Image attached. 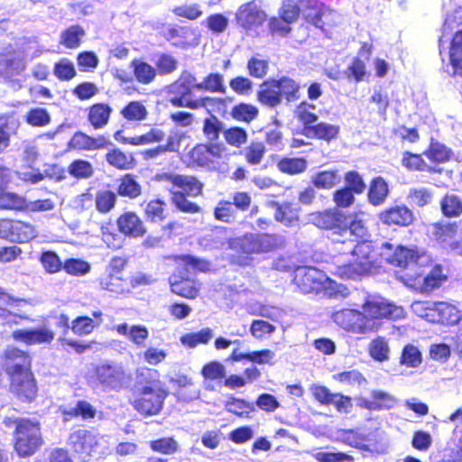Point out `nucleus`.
<instances>
[{"label":"nucleus","instance_id":"nucleus-1","mask_svg":"<svg viewBox=\"0 0 462 462\" xmlns=\"http://www.w3.org/2000/svg\"><path fill=\"white\" fill-rule=\"evenodd\" d=\"M137 381L131 389L129 403L144 417L157 415L162 410L167 390L158 378V372L150 368L136 371Z\"/></svg>","mask_w":462,"mask_h":462},{"label":"nucleus","instance_id":"nucleus-2","mask_svg":"<svg viewBox=\"0 0 462 462\" xmlns=\"http://www.w3.org/2000/svg\"><path fill=\"white\" fill-rule=\"evenodd\" d=\"M5 367L11 378V390L21 398L29 399V359L26 352L8 347Z\"/></svg>","mask_w":462,"mask_h":462},{"label":"nucleus","instance_id":"nucleus-3","mask_svg":"<svg viewBox=\"0 0 462 462\" xmlns=\"http://www.w3.org/2000/svg\"><path fill=\"white\" fill-rule=\"evenodd\" d=\"M176 189L170 190L171 204L180 212L198 214L200 206L188 199L189 197L198 198L203 195L204 183L195 175L180 174Z\"/></svg>","mask_w":462,"mask_h":462},{"label":"nucleus","instance_id":"nucleus-4","mask_svg":"<svg viewBox=\"0 0 462 462\" xmlns=\"http://www.w3.org/2000/svg\"><path fill=\"white\" fill-rule=\"evenodd\" d=\"M396 279L411 291L429 295L448 281V275L440 264H435L426 275L420 272H400Z\"/></svg>","mask_w":462,"mask_h":462},{"label":"nucleus","instance_id":"nucleus-5","mask_svg":"<svg viewBox=\"0 0 462 462\" xmlns=\"http://www.w3.org/2000/svg\"><path fill=\"white\" fill-rule=\"evenodd\" d=\"M226 150L225 145L219 143H197L188 152V165L211 171H225L227 164L219 161L225 157Z\"/></svg>","mask_w":462,"mask_h":462},{"label":"nucleus","instance_id":"nucleus-6","mask_svg":"<svg viewBox=\"0 0 462 462\" xmlns=\"http://www.w3.org/2000/svg\"><path fill=\"white\" fill-rule=\"evenodd\" d=\"M423 256H425V252L415 245L406 246L385 242L381 246V257L384 262L402 271L417 264Z\"/></svg>","mask_w":462,"mask_h":462},{"label":"nucleus","instance_id":"nucleus-7","mask_svg":"<svg viewBox=\"0 0 462 462\" xmlns=\"http://www.w3.org/2000/svg\"><path fill=\"white\" fill-rule=\"evenodd\" d=\"M196 78L192 75H188L185 79L176 80L171 87V97L170 103L175 107H187L189 109H199L207 107L208 105L212 104L214 98L210 97H204L198 99H192V88Z\"/></svg>","mask_w":462,"mask_h":462},{"label":"nucleus","instance_id":"nucleus-8","mask_svg":"<svg viewBox=\"0 0 462 462\" xmlns=\"http://www.w3.org/2000/svg\"><path fill=\"white\" fill-rule=\"evenodd\" d=\"M331 319L339 328L352 334L365 335L375 332L379 328V324L369 322L362 311L355 309H342L335 311Z\"/></svg>","mask_w":462,"mask_h":462},{"label":"nucleus","instance_id":"nucleus-9","mask_svg":"<svg viewBox=\"0 0 462 462\" xmlns=\"http://www.w3.org/2000/svg\"><path fill=\"white\" fill-rule=\"evenodd\" d=\"M283 238L271 233H245L238 238V247L245 254L269 253L283 245Z\"/></svg>","mask_w":462,"mask_h":462},{"label":"nucleus","instance_id":"nucleus-10","mask_svg":"<svg viewBox=\"0 0 462 462\" xmlns=\"http://www.w3.org/2000/svg\"><path fill=\"white\" fill-rule=\"evenodd\" d=\"M334 250L338 254L333 256L334 271L332 273L343 280H356L362 276H366L368 273L363 268V265L350 254V258L346 261L341 260V246L346 244V240L336 239L332 242Z\"/></svg>","mask_w":462,"mask_h":462},{"label":"nucleus","instance_id":"nucleus-11","mask_svg":"<svg viewBox=\"0 0 462 462\" xmlns=\"http://www.w3.org/2000/svg\"><path fill=\"white\" fill-rule=\"evenodd\" d=\"M325 275L311 266H297L292 282L304 294L318 293L323 289Z\"/></svg>","mask_w":462,"mask_h":462},{"label":"nucleus","instance_id":"nucleus-12","mask_svg":"<svg viewBox=\"0 0 462 462\" xmlns=\"http://www.w3.org/2000/svg\"><path fill=\"white\" fill-rule=\"evenodd\" d=\"M424 318L432 323L454 326L461 320V312L450 302L436 301L425 308Z\"/></svg>","mask_w":462,"mask_h":462},{"label":"nucleus","instance_id":"nucleus-13","mask_svg":"<svg viewBox=\"0 0 462 462\" xmlns=\"http://www.w3.org/2000/svg\"><path fill=\"white\" fill-rule=\"evenodd\" d=\"M364 316L369 322L380 319H398L402 316L403 310L383 300H366L362 304Z\"/></svg>","mask_w":462,"mask_h":462},{"label":"nucleus","instance_id":"nucleus-14","mask_svg":"<svg viewBox=\"0 0 462 462\" xmlns=\"http://www.w3.org/2000/svg\"><path fill=\"white\" fill-rule=\"evenodd\" d=\"M346 216V220H342V226H340L338 235L340 236H344L348 233L349 237L345 240L351 244L356 243V245H357L360 243H372L370 240L371 233L367 221L356 212Z\"/></svg>","mask_w":462,"mask_h":462},{"label":"nucleus","instance_id":"nucleus-15","mask_svg":"<svg viewBox=\"0 0 462 462\" xmlns=\"http://www.w3.org/2000/svg\"><path fill=\"white\" fill-rule=\"evenodd\" d=\"M169 282L171 291L179 297L194 300L199 295L201 283L182 271L171 274Z\"/></svg>","mask_w":462,"mask_h":462},{"label":"nucleus","instance_id":"nucleus-16","mask_svg":"<svg viewBox=\"0 0 462 462\" xmlns=\"http://www.w3.org/2000/svg\"><path fill=\"white\" fill-rule=\"evenodd\" d=\"M382 224L387 226L408 227L415 220L412 210L406 205L391 206L378 215Z\"/></svg>","mask_w":462,"mask_h":462},{"label":"nucleus","instance_id":"nucleus-17","mask_svg":"<svg viewBox=\"0 0 462 462\" xmlns=\"http://www.w3.org/2000/svg\"><path fill=\"white\" fill-rule=\"evenodd\" d=\"M94 374L100 384L113 390H120L129 379L122 367L111 365H97Z\"/></svg>","mask_w":462,"mask_h":462},{"label":"nucleus","instance_id":"nucleus-18","mask_svg":"<svg viewBox=\"0 0 462 462\" xmlns=\"http://www.w3.org/2000/svg\"><path fill=\"white\" fill-rule=\"evenodd\" d=\"M0 303L5 306V308H0V316L5 319L6 323L19 324L21 320L27 319L25 314L20 313L23 309L27 307L26 300L14 298L0 287Z\"/></svg>","mask_w":462,"mask_h":462},{"label":"nucleus","instance_id":"nucleus-19","mask_svg":"<svg viewBox=\"0 0 462 462\" xmlns=\"http://www.w3.org/2000/svg\"><path fill=\"white\" fill-rule=\"evenodd\" d=\"M110 144L111 142L103 134L92 136L82 131L75 132L69 142V147L78 152L102 150Z\"/></svg>","mask_w":462,"mask_h":462},{"label":"nucleus","instance_id":"nucleus-20","mask_svg":"<svg viewBox=\"0 0 462 462\" xmlns=\"http://www.w3.org/2000/svg\"><path fill=\"white\" fill-rule=\"evenodd\" d=\"M265 20L266 14L254 2L242 5L236 14V23L245 30H251L262 25Z\"/></svg>","mask_w":462,"mask_h":462},{"label":"nucleus","instance_id":"nucleus-21","mask_svg":"<svg viewBox=\"0 0 462 462\" xmlns=\"http://www.w3.org/2000/svg\"><path fill=\"white\" fill-rule=\"evenodd\" d=\"M118 231L132 238L143 237L147 229L142 218L134 211L122 213L116 218Z\"/></svg>","mask_w":462,"mask_h":462},{"label":"nucleus","instance_id":"nucleus-22","mask_svg":"<svg viewBox=\"0 0 462 462\" xmlns=\"http://www.w3.org/2000/svg\"><path fill=\"white\" fill-rule=\"evenodd\" d=\"M162 36L176 48L188 49L194 45L195 30L189 25H173L162 32Z\"/></svg>","mask_w":462,"mask_h":462},{"label":"nucleus","instance_id":"nucleus-23","mask_svg":"<svg viewBox=\"0 0 462 462\" xmlns=\"http://www.w3.org/2000/svg\"><path fill=\"white\" fill-rule=\"evenodd\" d=\"M430 226L431 236L434 240L452 249L460 230L458 223L457 221L439 220Z\"/></svg>","mask_w":462,"mask_h":462},{"label":"nucleus","instance_id":"nucleus-24","mask_svg":"<svg viewBox=\"0 0 462 462\" xmlns=\"http://www.w3.org/2000/svg\"><path fill=\"white\" fill-rule=\"evenodd\" d=\"M86 120L94 130L104 129L110 122L113 108L108 103L97 102L86 108Z\"/></svg>","mask_w":462,"mask_h":462},{"label":"nucleus","instance_id":"nucleus-25","mask_svg":"<svg viewBox=\"0 0 462 462\" xmlns=\"http://www.w3.org/2000/svg\"><path fill=\"white\" fill-rule=\"evenodd\" d=\"M310 217L312 223L319 228L336 230L337 234H339L342 220L347 218L346 213L332 208L313 212Z\"/></svg>","mask_w":462,"mask_h":462},{"label":"nucleus","instance_id":"nucleus-26","mask_svg":"<svg viewBox=\"0 0 462 462\" xmlns=\"http://www.w3.org/2000/svg\"><path fill=\"white\" fill-rule=\"evenodd\" d=\"M8 427L15 425L14 448L21 457L29 455V420L25 419H5Z\"/></svg>","mask_w":462,"mask_h":462},{"label":"nucleus","instance_id":"nucleus-27","mask_svg":"<svg viewBox=\"0 0 462 462\" xmlns=\"http://www.w3.org/2000/svg\"><path fill=\"white\" fill-rule=\"evenodd\" d=\"M103 316L101 310L93 311V319L87 315L78 316L71 321L70 329L75 336H88L103 323Z\"/></svg>","mask_w":462,"mask_h":462},{"label":"nucleus","instance_id":"nucleus-28","mask_svg":"<svg viewBox=\"0 0 462 462\" xmlns=\"http://www.w3.org/2000/svg\"><path fill=\"white\" fill-rule=\"evenodd\" d=\"M69 444L74 453L89 454L97 445L96 435L88 430L79 429L69 434Z\"/></svg>","mask_w":462,"mask_h":462},{"label":"nucleus","instance_id":"nucleus-29","mask_svg":"<svg viewBox=\"0 0 462 462\" xmlns=\"http://www.w3.org/2000/svg\"><path fill=\"white\" fill-rule=\"evenodd\" d=\"M116 193L119 197L134 200L142 195L143 187L138 181L136 175L133 173H125L116 180Z\"/></svg>","mask_w":462,"mask_h":462},{"label":"nucleus","instance_id":"nucleus-30","mask_svg":"<svg viewBox=\"0 0 462 462\" xmlns=\"http://www.w3.org/2000/svg\"><path fill=\"white\" fill-rule=\"evenodd\" d=\"M332 14L329 10L326 9L322 5L317 1L308 0L304 3L302 7L303 19L316 26L317 28L324 30L326 23L323 18L330 16Z\"/></svg>","mask_w":462,"mask_h":462},{"label":"nucleus","instance_id":"nucleus-31","mask_svg":"<svg viewBox=\"0 0 462 462\" xmlns=\"http://www.w3.org/2000/svg\"><path fill=\"white\" fill-rule=\"evenodd\" d=\"M122 131L115 133L114 137L122 144H130L133 146L145 145L153 143H160L165 137V133L159 128H151L147 133L132 137L121 136Z\"/></svg>","mask_w":462,"mask_h":462},{"label":"nucleus","instance_id":"nucleus-32","mask_svg":"<svg viewBox=\"0 0 462 462\" xmlns=\"http://www.w3.org/2000/svg\"><path fill=\"white\" fill-rule=\"evenodd\" d=\"M6 171L0 168V208L21 210L26 208V199L13 192H5L3 186L7 183Z\"/></svg>","mask_w":462,"mask_h":462},{"label":"nucleus","instance_id":"nucleus-33","mask_svg":"<svg viewBox=\"0 0 462 462\" xmlns=\"http://www.w3.org/2000/svg\"><path fill=\"white\" fill-rule=\"evenodd\" d=\"M350 254L359 262L365 272L370 274L376 267L375 250L372 243H360L350 248Z\"/></svg>","mask_w":462,"mask_h":462},{"label":"nucleus","instance_id":"nucleus-34","mask_svg":"<svg viewBox=\"0 0 462 462\" xmlns=\"http://www.w3.org/2000/svg\"><path fill=\"white\" fill-rule=\"evenodd\" d=\"M257 100L263 106L275 107L282 103L276 79L264 80L257 91Z\"/></svg>","mask_w":462,"mask_h":462},{"label":"nucleus","instance_id":"nucleus-35","mask_svg":"<svg viewBox=\"0 0 462 462\" xmlns=\"http://www.w3.org/2000/svg\"><path fill=\"white\" fill-rule=\"evenodd\" d=\"M389 195V186L382 176L371 180L367 190V200L374 207L383 205Z\"/></svg>","mask_w":462,"mask_h":462},{"label":"nucleus","instance_id":"nucleus-36","mask_svg":"<svg viewBox=\"0 0 462 462\" xmlns=\"http://www.w3.org/2000/svg\"><path fill=\"white\" fill-rule=\"evenodd\" d=\"M106 162L120 171H129L135 167L136 161L133 154L123 152L119 148L109 150L105 155Z\"/></svg>","mask_w":462,"mask_h":462},{"label":"nucleus","instance_id":"nucleus-37","mask_svg":"<svg viewBox=\"0 0 462 462\" xmlns=\"http://www.w3.org/2000/svg\"><path fill=\"white\" fill-rule=\"evenodd\" d=\"M114 329L121 336H128L131 342L137 346H144L149 337V330L143 325H133L130 328L126 323L115 326Z\"/></svg>","mask_w":462,"mask_h":462},{"label":"nucleus","instance_id":"nucleus-38","mask_svg":"<svg viewBox=\"0 0 462 462\" xmlns=\"http://www.w3.org/2000/svg\"><path fill=\"white\" fill-rule=\"evenodd\" d=\"M274 218L286 226H291L300 221L299 210L292 202H273Z\"/></svg>","mask_w":462,"mask_h":462},{"label":"nucleus","instance_id":"nucleus-39","mask_svg":"<svg viewBox=\"0 0 462 462\" xmlns=\"http://www.w3.org/2000/svg\"><path fill=\"white\" fill-rule=\"evenodd\" d=\"M306 137L330 142L336 139L339 134L340 127L337 125H331L326 122L316 123L313 127H306Z\"/></svg>","mask_w":462,"mask_h":462},{"label":"nucleus","instance_id":"nucleus-40","mask_svg":"<svg viewBox=\"0 0 462 462\" xmlns=\"http://www.w3.org/2000/svg\"><path fill=\"white\" fill-rule=\"evenodd\" d=\"M402 165L410 171H426L430 173H441L440 168L429 166L422 155L411 152H404L402 158Z\"/></svg>","mask_w":462,"mask_h":462},{"label":"nucleus","instance_id":"nucleus-41","mask_svg":"<svg viewBox=\"0 0 462 462\" xmlns=\"http://www.w3.org/2000/svg\"><path fill=\"white\" fill-rule=\"evenodd\" d=\"M439 208L443 217L455 218L462 215V199L454 193H446L439 199Z\"/></svg>","mask_w":462,"mask_h":462},{"label":"nucleus","instance_id":"nucleus-42","mask_svg":"<svg viewBox=\"0 0 462 462\" xmlns=\"http://www.w3.org/2000/svg\"><path fill=\"white\" fill-rule=\"evenodd\" d=\"M168 205L162 199L149 200L143 209L145 219L152 223L162 222L167 218Z\"/></svg>","mask_w":462,"mask_h":462},{"label":"nucleus","instance_id":"nucleus-43","mask_svg":"<svg viewBox=\"0 0 462 462\" xmlns=\"http://www.w3.org/2000/svg\"><path fill=\"white\" fill-rule=\"evenodd\" d=\"M25 69V62L19 53H8L0 56V73L13 77Z\"/></svg>","mask_w":462,"mask_h":462},{"label":"nucleus","instance_id":"nucleus-44","mask_svg":"<svg viewBox=\"0 0 462 462\" xmlns=\"http://www.w3.org/2000/svg\"><path fill=\"white\" fill-rule=\"evenodd\" d=\"M394 404L393 397L382 391L371 393V400H363L361 407L368 411H380L391 409Z\"/></svg>","mask_w":462,"mask_h":462},{"label":"nucleus","instance_id":"nucleus-45","mask_svg":"<svg viewBox=\"0 0 462 462\" xmlns=\"http://www.w3.org/2000/svg\"><path fill=\"white\" fill-rule=\"evenodd\" d=\"M63 420L69 421L74 418L81 417L82 420H91L97 415L96 408L85 400H79L75 407L61 411Z\"/></svg>","mask_w":462,"mask_h":462},{"label":"nucleus","instance_id":"nucleus-46","mask_svg":"<svg viewBox=\"0 0 462 462\" xmlns=\"http://www.w3.org/2000/svg\"><path fill=\"white\" fill-rule=\"evenodd\" d=\"M281 93V99L284 98L288 103L295 102L300 97V86L293 79L283 76L276 79Z\"/></svg>","mask_w":462,"mask_h":462},{"label":"nucleus","instance_id":"nucleus-47","mask_svg":"<svg viewBox=\"0 0 462 462\" xmlns=\"http://www.w3.org/2000/svg\"><path fill=\"white\" fill-rule=\"evenodd\" d=\"M131 68L136 81L141 84H150L157 75L155 67L139 59L131 61Z\"/></svg>","mask_w":462,"mask_h":462},{"label":"nucleus","instance_id":"nucleus-48","mask_svg":"<svg viewBox=\"0 0 462 462\" xmlns=\"http://www.w3.org/2000/svg\"><path fill=\"white\" fill-rule=\"evenodd\" d=\"M340 180L337 170H323L312 176L311 183L319 189H331L339 184Z\"/></svg>","mask_w":462,"mask_h":462},{"label":"nucleus","instance_id":"nucleus-49","mask_svg":"<svg viewBox=\"0 0 462 462\" xmlns=\"http://www.w3.org/2000/svg\"><path fill=\"white\" fill-rule=\"evenodd\" d=\"M117 194L111 189L97 190L94 196L95 208L99 214H108L116 205Z\"/></svg>","mask_w":462,"mask_h":462},{"label":"nucleus","instance_id":"nucleus-50","mask_svg":"<svg viewBox=\"0 0 462 462\" xmlns=\"http://www.w3.org/2000/svg\"><path fill=\"white\" fill-rule=\"evenodd\" d=\"M316 109L314 104L301 101L295 109L296 118L302 125V134L306 135V127H313L318 120V116L313 112Z\"/></svg>","mask_w":462,"mask_h":462},{"label":"nucleus","instance_id":"nucleus-51","mask_svg":"<svg viewBox=\"0 0 462 462\" xmlns=\"http://www.w3.org/2000/svg\"><path fill=\"white\" fill-rule=\"evenodd\" d=\"M86 32L79 24L70 25L60 33V44L67 49H77L80 46Z\"/></svg>","mask_w":462,"mask_h":462},{"label":"nucleus","instance_id":"nucleus-52","mask_svg":"<svg viewBox=\"0 0 462 462\" xmlns=\"http://www.w3.org/2000/svg\"><path fill=\"white\" fill-rule=\"evenodd\" d=\"M194 88L209 93H225L223 75L217 72H211L204 77L201 82L196 83Z\"/></svg>","mask_w":462,"mask_h":462},{"label":"nucleus","instance_id":"nucleus-53","mask_svg":"<svg viewBox=\"0 0 462 462\" xmlns=\"http://www.w3.org/2000/svg\"><path fill=\"white\" fill-rule=\"evenodd\" d=\"M278 170L288 175L302 173L307 169V161L303 157H282L277 162Z\"/></svg>","mask_w":462,"mask_h":462},{"label":"nucleus","instance_id":"nucleus-54","mask_svg":"<svg viewBox=\"0 0 462 462\" xmlns=\"http://www.w3.org/2000/svg\"><path fill=\"white\" fill-rule=\"evenodd\" d=\"M102 287L116 294H126L130 292L128 278H124L122 274H108L101 280Z\"/></svg>","mask_w":462,"mask_h":462},{"label":"nucleus","instance_id":"nucleus-55","mask_svg":"<svg viewBox=\"0 0 462 462\" xmlns=\"http://www.w3.org/2000/svg\"><path fill=\"white\" fill-rule=\"evenodd\" d=\"M213 337V331L209 328H205L198 332H190L182 335L180 337V343L188 348H195L197 346L208 344Z\"/></svg>","mask_w":462,"mask_h":462},{"label":"nucleus","instance_id":"nucleus-56","mask_svg":"<svg viewBox=\"0 0 462 462\" xmlns=\"http://www.w3.org/2000/svg\"><path fill=\"white\" fill-rule=\"evenodd\" d=\"M171 259L182 266L183 270L188 271L191 268L198 272H208L209 270L210 263L205 259L198 258L190 254H176L172 255Z\"/></svg>","mask_w":462,"mask_h":462},{"label":"nucleus","instance_id":"nucleus-57","mask_svg":"<svg viewBox=\"0 0 462 462\" xmlns=\"http://www.w3.org/2000/svg\"><path fill=\"white\" fill-rule=\"evenodd\" d=\"M424 154L430 161L435 163H444L450 160L452 152L445 144L431 140Z\"/></svg>","mask_w":462,"mask_h":462},{"label":"nucleus","instance_id":"nucleus-58","mask_svg":"<svg viewBox=\"0 0 462 462\" xmlns=\"http://www.w3.org/2000/svg\"><path fill=\"white\" fill-rule=\"evenodd\" d=\"M407 200L410 205L415 208L429 206L433 200V192L428 188H412L407 194Z\"/></svg>","mask_w":462,"mask_h":462},{"label":"nucleus","instance_id":"nucleus-59","mask_svg":"<svg viewBox=\"0 0 462 462\" xmlns=\"http://www.w3.org/2000/svg\"><path fill=\"white\" fill-rule=\"evenodd\" d=\"M200 374L205 381L219 382L226 378V370L220 361L212 360L202 366Z\"/></svg>","mask_w":462,"mask_h":462},{"label":"nucleus","instance_id":"nucleus-60","mask_svg":"<svg viewBox=\"0 0 462 462\" xmlns=\"http://www.w3.org/2000/svg\"><path fill=\"white\" fill-rule=\"evenodd\" d=\"M265 152L266 149L262 142L253 141L241 152V154L248 164L257 165L262 162Z\"/></svg>","mask_w":462,"mask_h":462},{"label":"nucleus","instance_id":"nucleus-61","mask_svg":"<svg viewBox=\"0 0 462 462\" xmlns=\"http://www.w3.org/2000/svg\"><path fill=\"white\" fill-rule=\"evenodd\" d=\"M422 363V354L420 349L412 344H407L403 346L400 364L408 368H416Z\"/></svg>","mask_w":462,"mask_h":462},{"label":"nucleus","instance_id":"nucleus-62","mask_svg":"<svg viewBox=\"0 0 462 462\" xmlns=\"http://www.w3.org/2000/svg\"><path fill=\"white\" fill-rule=\"evenodd\" d=\"M121 116L127 121H142L147 117L148 112L141 101H130L120 111Z\"/></svg>","mask_w":462,"mask_h":462},{"label":"nucleus","instance_id":"nucleus-63","mask_svg":"<svg viewBox=\"0 0 462 462\" xmlns=\"http://www.w3.org/2000/svg\"><path fill=\"white\" fill-rule=\"evenodd\" d=\"M390 348L386 339L383 337L374 338L368 346V354L372 359L377 362H384L389 359Z\"/></svg>","mask_w":462,"mask_h":462},{"label":"nucleus","instance_id":"nucleus-64","mask_svg":"<svg viewBox=\"0 0 462 462\" xmlns=\"http://www.w3.org/2000/svg\"><path fill=\"white\" fill-rule=\"evenodd\" d=\"M449 61L455 69H462V30L456 32L451 39Z\"/></svg>","mask_w":462,"mask_h":462}]
</instances>
